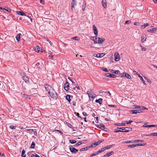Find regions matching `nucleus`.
Here are the masks:
<instances>
[{"instance_id": "1", "label": "nucleus", "mask_w": 157, "mask_h": 157, "mask_svg": "<svg viewBox=\"0 0 157 157\" xmlns=\"http://www.w3.org/2000/svg\"><path fill=\"white\" fill-rule=\"evenodd\" d=\"M48 94L50 97L56 99L58 97L57 93L53 89L48 92Z\"/></svg>"}, {"instance_id": "2", "label": "nucleus", "mask_w": 157, "mask_h": 157, "mask_svg": "<svg viewBox=\"0 0 157 157\" xmlns=\"http://www.w3.org/2000/svg\"><path fill=\"white\" fill-rule=\"evenodd\" d=\"M105 40V39L104 38L98 37L97 38V40H96L94 41V43L102 44Z\"/></svg>"}, {"instance_id": "3", "label": "nucleus", "mask_w": 157, "mask_h": 157, "mask_svg": "<svg viewBox=\"0 0 157 157\" xmlns=\"http://www.w3.org/2000/svg\"><path fill=\"white\" fill-rule=\"evenodd\" d=\"M114 60L116 61H119L120 59V56L117 52H115L114 54Z\"/></svg>"}, {"instance_id": "4", "label": "nucleus", "mask_w": 157, "mask_h": 157, "mask_svg": "<svg viewBox=\"0 0 157 157\" xmlns=\"http://www.w3.org/2000/svg\"><path fill=\"white\" fill-rule=\"evenodd\" d=\"M69 149L72 153L75 154L78 151V150L74 147H72L71 146H70L69 147Z\"/></svg>"}, {"instance_id": "5", "label": "nucleus", "mask_w": 157, "mask_h": 157, "mask_svg": "<svg viewBox=\"0 0 157 157\" xmlns=\"http://www.w3.org/2000/svg\"><path fill=\"white\" fill-rule=\"evenodd\" d=\"M147 39V36L145 34H142L141 36V42L143 43Z\"/></svg>"}, {"instance_id": "6", "label": "nucleus", "mask_w": 157, "mask_h": 157, "mask_svg": "<svg viewBox=\"0 0 157 157\" xmlns=\"http://www.w3.org/2000/svg\"><path fill=\"white\" fill-rule=\"evenodd\" d=\"M133 72L135 74L137 75L139 77H140V79L142 81V82H143V84H144L145 85L146 83H145L144 80L142 77L140 75V74H138V72H137L136 71H133Z\"/></svg>"}, {"instance_id": "7", "label": "nucleus", "mask_w": 157, "mask_h": 157, "mask_svg": "<svg viewBox=\"0 0 157 157\" xmlns=\"http://www.w3.org/2000/svg\"><path fill=\"white\" fill-rule=\"evenodd\" d=\"M45 87L46 90L48 91V92H49L52 90V89H53V88L50 85L47 84L45 86Z\"/></svg>"}, {"instance_id": "8", "label": "nucleus", "mask_w": 157, "mask_h": 157, "mask_svg": "<svg viewBox=\"0 0 157 157\" xmlns=\"http://www.w3.org/2000/svg\"><path fill=\"white\" fill-rule=\"evenodd\" d=\"M105 55V54L103 53H101L98 54H94V56L95 57H97L98 58H101L102 57H103Z\"/></svg>"}, {"instance_id": "9", "label": "nucleus", "mask_w": 157, "mask_h": 157, "mask_svg": "<svg viewBox=\"0 0 157 157\" xmlns=\"http://www.w3.org/2000/svg\"><path fill=\"white\" fill-rule=\"evenodd\" d=\"M64 86V88L65 90L67 91L69 89H68V88L69 87V83L68 82H66L65 83Z\"/></svg>"}, {"instance_id": "10", "label": "nucleus", "mask_w": 157, "mask_h": 157, "mask_svg": "<svg viewBox=\"0 0 157 157\" xmlns=\"http://www.w3.org/2000/svg\"><path fill=\"white\" fill-rule=\"evenodd\" d=\"M106 76L108 77H110L113 78H115L117 76L114 74H112L107 73L106 74Z\"/></svg>"}, {"instance_id": "11", "label": "nucleus", "mask_w": 157, "mask_h": 157, "mask_svg": "<svg viewBox=\"0 0 157 157\" xmlns=\"http://www.w3.org/2000/svg\"><path fill=\"white\" fill-rule=\"evenodd\" d=\"M93 29L94 31V34L97 35H98V31L97 28L96 27L95 25H94L93 26Z\"/></svg>"}, {"instance_id": "12", "label": "nucleus", "mask_w": 157, "mask_h": 157, "mask_svg": "<svg viewBox=\"0 0 157 157\" xmlns=\"http://www.w3.org/2000/svg\"><path fill=\"white\" fill-rule=\"evenodd\" d=\"M102 5L105 8H106L107 7V4L106 3V0H102Z\"/></svg>"}, {"instance_id": "13", "label": "nucleus", "mask_w": 157, "mask_h": 157, "mask_svg": "<svg viewBox=\"0 0 157 157\" xmlns=\"http://www.w3.org/2000/svg\"><path fill=\"white\" fill-rule=\"evenodd\" d=\"M76 0H73L71 3V9L72 10L73 8L76 5Z\"/></svg>"}, {"instance_id": "14", "label": "nucleus", "mask_w": 157, "mask_h": 157, "mask_svg": "<svg viewBox=\"0 0 157 157\" xmlns=\"http://www.w3.org/2000/svg\"><path fill=\"white\" fill-rule=\"evenodd\" d=\"M16 13L19 15H20L21 16H26L25 13L23 12H22L20 11H16Z\"/></svg>"}, {"instance_id": "15", "label": "nucleus", "mask_w": 157, "mask_h": 157, "mask_svg": "<svg viewBox=\"0 0 157 157\" xmlns=\"http://www.w3.org/2000/svg\"><path fill=\"white\" fill-rule=\"evenodd\" d=\"M113 151H112L108 153H107L104 156V157H109L111 155H112L113 153Z\"/></svg>"}, {"instance_id": "16", "label": "nucleus", "mask_w": 157, "mask_h": 157, "mask_svg": "<svg viewBox=\"0 0 157 157\" xmlns=\"http://www.w3.org/2000/svg\"><path fill=\"white\" fill-rule=\"evenodd\" d=\"M22 78L23 80L26 82H27L29 81V78L25 76L22 77Z\"/></svg>"}, {"instance_id": "17", "label": "nucleus", "mask_w": 157, "mask_h": 157, "mask_svg": "<svg viewBox=\"0 0 157 157\" xmlns=\"http://www.w3.org/2000/svg\"><path fill=\"white\" fill-rule=\"evenodd\" d=\"M95 102H98L101 105L102 103V99L101 98H100L98 100H95Z\"/></svg>"}, {"instance_id": "18", "label": "nucleus", "mask_w": 157, "mask_h": 157, "mask_svg": "<svg viewBox=\"0 0 157 157\" xmlns=\"http://www.w3.org/2000/svg\"><path fill=\"white\" fill-rule=\"evenodd\" d=\"M21 35L20 33H19L17 35V36L16 37V39L17 41H20V36Z\"/></svg>"}, {"instance_id": "19", "label": "nucleus", "mask_w": 157, "mask_h": 157, "mask_svg": "<svg viewBox=\"0 0 157 157\" xmlns=\"http://www.w3.org/2000/svg\"><path fill=\"white\" fill-rule=\"evenodd\" d=\"M157 30V28H154L147 30L148 32H152V31H154Z\"/></svg>"}, {"instance_id": "20", "label": "nucleus", "mask_w": 157, "mask_h": 157, "mask_svg": "<svg viewBox=\"0 0 157 157\" xmlns=\"http://www.w3.org/2000/svg\"><path fill=\"white\" fill-rule=\"evenodd\" d=\"M34 50L36 52H38L40 51V47L39 46H37L34 48Z\"/></svg>"}, {"instance_id": "21", "label": "nucleus", "mask_w": 157, "mask_h": 157, "mask_svg": "<svg viewBox=\"0 0 157 157\" xmlns=\"http://www.w3.org/2000/svg\"><path fill=\"white\" fill-rule=\"evenodd\" d=\"M125 77H126L127 78L129 79H131V77L128 74L125 73Z\"/></svg>"}, {"instance_id": "22", "label": "nucleus", "mask_w": 157, "mask_h": 157, "mask_svg": "<svg viewBox=\"0 0 157 157\" xmlns=\"http://www.w3.org/2000/svg\"><path fill=\"white\" fill-rule=\"evenodd\" d=\"M149 23H146V24H145L144 25H142L141 26V27L143 29H144L145 27H146L147 26H149Z\"/></svg>"}, {"instance_id": "23", "label": "nucleus", "mask_w": 157, "mask_h": 157, "mask_svg": "<svg viewBox=\"0 0 157 157\" xmlns=\"http://www.w3.org/2000/svg\"><path fill=\"white\" fill-rule=\"evenodd\" d=\"M133 121L132 120H130L128 121H124L123 122L125 124L126 123L127 124H130L131 123H132Z\"/></svg>"}, {"instance_id": "24", "label": "nucleus", "mask_w": 157, "mask_h": 157, "mask_svg": "<svg viewBox=\"0 0 157 157\" xmlns=\"http://www.w3.org/2000/svg\"><path fill=\"white\" fill-rule=\"evenodd\" d=\"M132 113L133 114H136L137 113H140L139 112H138V110H132L131 111Z\"/></svg>"}, {"instance_id": "25", "label": "nucleus", "mask_w": 157, "mask_h": 157, "mask_svg": "<svg viewBox=\"0 0 157 157\" xmlns=\"http://www.w3.org/2000/svg\"><path fill=\"white\" fill-rule=\"evenodd\" d=\"M118 129H121L122 130H125V129H131V128H129V127H125V128H119V127H117V128Z\"/></svg>"}, {"instance_id": "26", "label": "nucleus", "mask_w": 157, "mask_h": 157, "mask_svg": "<svg viewBox=\"0 0 157 157\" xmlns=\"http://www.w3.org/2000/svg\"><path fill=\"white\" fill-rule=\"evenodd\" d=\"M66 98L67 100L69 101H71L70 99V96L69 95H67L66 96Z\"/></svg>"}, {"instance_id": "27", "label": "nucleus", "mask_w": 157, "mask_h": 157, "mask_svg": "<svg viewBox=\"0 0 157 157\" xmlns=\"http://www.w3.org/2000/svg\"><path fill=\"white\" fill-rule=\"evenodd\" d=\"M71 144H74L76 143V141L73 140H69Z\"/></svg>"}, {"instance_id": "28", "label": "nucleus", "mask_w": 157, "mask_h": 157, "mask_svg": "<svg viewBox=\"0 0 157 157\" xmlns=\"http://www.w3.org/2000/svg\"><path fill=\"white\" fill-rule=\"evenodd\" d=\"M35 144L34 142H32L30 146V148H34L35 147Z\"/></svg>"}, {"instance_id": "29", "label": "nucleus", "mask_w": 157, "mask_h": 157, "mask_svg": "<svg viewBox=\"0 0 157 157\" xmlns=\"http://www.w3.org/2000/svg\"><path fill=\"white\" fill-rule=\"evenodd\" d=\"M123 123H117L116 124V125L117 126H125V124L123 122Z\"/></svg>"}, {"instance_id": "30", "label": "nucleus", "mask_w": 157, "mask_h": 157, "mask_svg": "<svg viewBox=\"0 0 157 157\" xmlns=\"http://www.w3.org/2000/svg\"><path fill=\"white\" fill-rule=\"evenodd\" d=\"M113 145H109L106 146V147H104L105 150L109 148H111L112 147Z\"/></svg>"}, {"instance_id": "31", "label": "nucleus", "mask_w": 157, "mask_h": 157, "mask_svg": "<svg viewBox=\"0 0 157 157\" xmlns=\"http://www.w3.org/2000/svg\"><path fill=\"white\" fill-rule=\"evenodd\" d=\"M99 128L101 129H104L105 128L104 125L101 124L99 126Z\"/></svg>"}, {"instance_id": "32", "label": "nucleus", "mask_w": 157, "mask_h": 157, "mask_svg": "<svg viewBox=\"0 0 157 157\" xmlns=\"http://www.w3.org/2000/svg\"><path fill=\"white\" fill-rule=\"evenodd\" d=\"M105 150V149L104 148H101L100 150L98 151L97 152V154H98V153H99L100 152H102L103 151Z\"/></svg>"}, {"instance_id": "33", "label": "nucleus", "mask_w": 157, "mask_h": 157, "mask_svg": "<svg viewBox=\"0 0 157 157\" xmlns=\"http://www.w3.org/2000/svg\"><path fill=\"white\" fill-rule=\"evenodd\" d=\"M90 39L91 40H93L94 42L95 40H97V36L96 37L92 36L91 37Z\"/></svg>"}, {"instance_id": "34", "label": "nucleus", "mask_w": 157, "mask_h": 157, "mask_svg": "<svg viewBox=\"0 0 157 157\" xmlns=\"http://www.w3.org/2000/svg\"><path fill=\"white\" fill-rule=\"evenodd\" d=\"M157 133H154L151 134L150 135H147V136H157Z\"/></svg>"}, {"instance_id": "35", "label": "nucleus", "mask_w": 157, "mask_h": 157, "mask_svg": "<svg viewBox=\"0 0 157 157\" xmlns=\"http://www.w3.org/2000/svg\"><path fill=\"white\" fill-rule=\"evenodd\" d=\"M133 109H140L141 107L140 106H137L134 105L133 106Z\"/></svg>"}, {"instance_id": "36", "label": "nucleus", "mask_w": 157, "mask_h": 157, "mask_svg": "<svg viewBox=\"0 0 157 157\" xmlns=\"http://www.w3.org/2000/svg\"><path fill=\"white\" fill-rule=\"evenodd\" d=\"M134 143L133 140H130V141H125L124 142V143Z\"/></svg>"}, {"instance_id": "37", "label": "nucleus", "mask_w": 157, "mask_h": 157, "mask_svg": "<svg viewBox=\"0 0 157 157\" xmlns=\"http://www.w3.org/2000/svg\"><path fill=\"white\" fill-rule=\"evenodd\" d=\"M4 10L8 12H10L11 11V9L8 7H6V8H4Z\"/></svg>"}, {"instance_id": "38", "label": "nucleus", "mask_w": 157, "mask_h": 157, "mask_svg": "<svg viewBox=\"0 0 157 157\" xmlns=\"http://www.w3.org/2000/svg\"><path fill=\"white\" fill-rule=\"evenodd\" d=\"M125 72H123L119 76L120 77H125Z\"/></svg>"}, {"instance_id": "39", "label": "nucleus", "mask_w": 157, "mask_h": 157, "mask_svg": "<svg viewBox=\"0 0 157 157\" xmlns=\"http://www.w3.org/2000/svg\"><path fill=\"white\" fill-rule=\"evenodd\" d=\"M132 130V128H131V129H125V130L122 131V132H128L129 131H131Z\"/></svg>"}, {"instance_id": "40", "label": "nucleus", "mask_w": 157, "mask_h": 157, "mask_svg": "<svg viewBox=\"0 0 157 157\" xmlns=\"http://www.w3.org/2000/svg\"><path fill=\"white\" fill-rule=\"evenodd\" d=\"M133 141H134V143H137V142H143V140H133Z\"/></svg>"}, {"instance_id": "41", "label": "nucleus", "mask_w": 157, "mask_h": 157, "mask_svg": "<svg viewBox=\"0 0 157 157\" xmlns=\"http://www.w3.org/2000/svg\"><path fill=\"white\" fill-rule=\"evenodd\" d=\"M128 147H129L133 148V147H136V144H132V145H128Z\"/></svg>"}, {"instance_id": "42", "label": "nucleus", "mask_w": 157, "mask_h": 157, "mask_svg": "<svg viewBox=\"0 0 157 157\" xmlns=\"http://www.w3.org/2000/svg\"><path fill=\"white\" fill-rule=\"evenodd\" d=\"M86 2H85L83 4V5L82 6V10H84L86 7Z\"/></svg>"}, {"instance_id": "43", "label": "nucleus", "mask_w": 157, "mask_h": 157, "mask_svg": "<svg viewBox=\"0 0 157 157\" xmlns=\"http://www.w3.org/2000/svg\"><path fill=\"white\" fill-rule=\"evenodd\" d=\"M101 69L105 72H108V70L106 68H105L104 67H102Z\"/></svg>"}, {"instance_id": "44", "label": "nucleus", "mask_w": 157, "mask_h": 157, "mask_svg": "<svg viewBox=\"0 0 157 157\" xmlns=\"http://www.w3.org/2000/svg\"><path fill=\"white\" fill-rule=\"evenodd\" d=\"M144 79H145V80H147L148 82H149V83H151V81L150 80L148 79L146 77H144Z\"/></svg>"}, {"instance_id": "45", "label": "nucleus", "mask_w": 157, "mask_h": 157, "mask_svg": "<svg viewBox=\"0 0 157 157\" xmlns=\"http://www.w3.org/2000/svg\"><path fill=\"white\" fill-rule=\"evenodd\" d=\"M97 145H96V143H94L92 144L90 146L91 147H95Z\"/></svg>"}, {"instance_id": "46", "label": "nucleus", "mask_w": 157, "mask_h": 157, "mask_svg": "<svg viewBox=\"0 0 157 157\" xmlns=\"http://www.w3.org/2000/svg\"><path fill=\"white\" fill-rule=\"evenodd\" d=\"M72 39L73 40H78L79 39V38L77 36L74 37L72 38Z\"/></svg>"}, {"instance_id": "47", "label": "nucleus", "mask_w": 157, "mask_h": 157, "mask_svg": "<svg viewBox=\"0 0 157 157\" xmlns=\"http://www.w3.org/2000/svg\"><path fill=\"white\" fill-rule=\"evenodd\" d=\"M144 145V144H136V146H143Z\"/></svg>"}, {"instance_id": "48", "label": "nucleus", "mask_w": 157, "mask_h": 157, "mask_svg": "<svg viewBox=\"0 0 157 157\" xmlns=\"http://www.w3.org/2000/svg\"><path fill=\"white\" fill-rule=\"evenodd\" d=\"M82 144V143L81 142H79L76 144L75 145H74L75 146H78Z\"/></svg>"}, {"instance_id": "49", "label": "nucleus", "mask_w": 157, "mask_h": 157, "mask_svg": "<svg viewBox=\"0 0 157 157\" xmlns=\"http://www.w3.org/2000/svg\"><path fill=\"white\" fill-rule=\"evenodd\" d=\"M68 79L72 82L73 85H74L75 84V82L74 81H73L71 79L70 77H68Z\"/></svg>"}, {"instance_id": "50", "label": "nucleus", "mask_w": 157, "mask_h": 157, "mask_svg": "<svg viewBox=\"0 0 157 157\" xmlns=\"http://www.w3.org/2000/svg\"><path fill=\"white\" fill-rule=\"evenodd\" d=\"M87 149L86 147L85 148H83L80 149L79 150L80 151H84L85 150H86Z\"/></svg>"}, {"instance_id": "51", "label": "nucleus", "mask_w": 157, "mask_h": 157, "mask_svg": "<svg viewBox=\"0 0 157 157\" xmlns=\"http://www.w3.org/2000/svg\"><path fill=\"white\" fill-rule=\"evenodd\" d=\"M120 73V71L119 70H116L114 71V73L115 74H118Z\"/></svg>"}, {"instance_id": "52", "label": "nucleus", "mask_w": 157, "mask_h": 157, "mask_svg": "<svg viewBox=\"0 0 157 157\" xmlns=\"http://www.w3.org/2000/svg\"><path fill=\"white\" fill-rule=\"evenodd\" d=\"M90 97L91 98H94L95 97V94L94 93H93L92 94H90Z\"/></svg>"}, {"instance_id": "53", "label": "nucleus", "mask_w": 157, "mask_h": 157, "mask_svg": "<svg viewBox=\"0 0 157 157\" xmlns=\"http://www.w3.org/2000/svg\"><path fill=\"white\" fill-rule=\"evenodd\" d=\"M143 127H150V125H147L146 124H144Z\"/></svg>"}, {"instance_id": "54", "label": "nucleus", "mask_w": 157, "mask_h": 157, "mask_svg": "<svg viewBox=\"0 0 157 157\" xmlns=\"http://www.w3.org/2000/svg\"><path fill=\"white\" fill-rule=\"evenodd\" d=\"M101 142V141H99L98 142H95L97 145H98Z\"/></svg>"}, {"instance_id": "55", "label": "nucleus", "mask_w": 157, "mask_h": 157, "mask_svg": "<svg viewBox=\"0 0 157 157\" xmlns=\"http://www.w3.org/2000/svg\"><path fill=\"white\" fill-rule=\"evenodd\" d=\"M25 151L24 149H23L22 151L21 156H23V155L25 154Z\"/></svg>"}, {"instance_id": "56", "label": "nucleus", "mask_w": 157, "mask_h": 157, "mask_svg": "<svg viewBox=\"0 0 157 157\" xmlns=\"http://www.w3.org/2000/svg\"><path fill=\"white\" fill-rule=\"evenodd\" d=\"M82 114L84 116H85V117H86L87 116V114H86V113L85 112H83L82 113Z\"/></svg>"}, {"instance_id": "57", "label": "nucleus", "mask_w": 157, "mask_h": 157, "mask_svg": "<svg viewBox=\"0 0 157 157\" xmlns=\"http://www.w3.org/2000/svg\"><path fill=\"white\" fill-rule=\"evenodd\" d=\"M130 22H131V21H125V24H129Z\"/></svg>"}, {"instance_id": "58", "label": "nucleus", "mask_w": 157, "mask_h": 157, "mask_svg": "<svg viewBox=\"0 0 157 157\" xmlns=\"http://www.w3.org/2000/svg\"><path fill=\"white\" fill-rule=\"evenodd\" d=\"M10 128L12 129H15V126H13V125H11L10 126Z\"/></svg>"}, {"instance_id": "59", "label": "nucleus", "mask_w": 157, "mask_h": 157, "mask_svg": "<svg viewBox=\"0 0 157 157\" xmlns=\"http://www.w3.org/2000/svg\"><path fill=\"white\" fill-rule=\"evenodd\" d=\"M141 108L142 109H146V110H147V109L144 106H141Z\"/></svg>"}, {"instance_id": "60", "label": "nucleus", "mask_w": 157, "mask_h": 157, "mask_svg": "<svg viewBox=\"0 0 157 157\" xmlns=\"http://www.w3.org/2000/svg\"><path fill=\"white\" fill-rule=\"evenodd\" d=\"M108 105L109 107H116V106L115 105Z\"/></svg>"}, {"instance_id": "61", "label": "nucleus", "mask_w": 157, "mask_h": 157, "mask_svg": "<svg viewBox=\"0 0 157 157\" xmlns=\"http://www.w3.org/2000/svg\"><path fill=\"white\" fill-rule=\"evenodd\" d=\"M40 3L43 4H44V0H40Z\"/></svg>"}, {"instance_id": "62", "label": "nucleus", "mask_w": 157, "mask_h": 157, "mask_svg": "<svg viewBox=\"0 0 157 157\" xmlns=\"http://www.w3.org/2000/svg\"><path fill=\"white\" fill-rule=\"evenodd\" d=\"M139 22H135L134 23V25H139Z\"/></svg>"}, {"instance_id": "63", "label": "nucleus", "mask_w": 157, "mask_h": 157, "mask_svg": "<svg viewBox=\"0 0 157 157\" xmlns=\"http://www.w3.org/2000/svg\"><path fill=\"white\" fill-rule=\"evenodd\" d=\"M75 114H76V116H77V117H80V116H79V113H75Z\"/></svg>"}, {"instance_id": "64", "label": "nucleus", "mask_w": 157, "mask_h": 157, "mask_svg": "<svg viewBox=\"0 0 157 157\" xmlns=\"http://www.w3.org/2000/svg\"><path fill=\"white\" fill-rule=\"evenodd\" d=\"M97 154L96 153V154H92L91 155H90V156L91 157H92L93 156H94V155H95L96 154Z\"/></svg>"}]
</instances>
